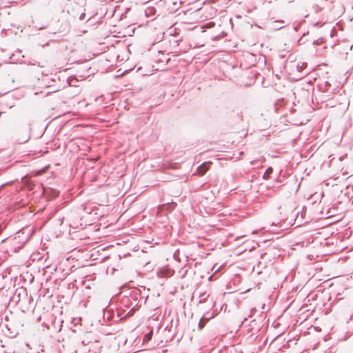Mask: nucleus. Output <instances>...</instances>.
Instances as JSON below:
<instances>
[{
	"mask_svg": "<svg viewBox=\"0 0 353 353\" xmlns=\"http://www.w3.org/2000/svg\"><path fill=\"white\" fill-rule=\"evenodd\" d=\"M295 215V213L292 212V216H294Z\"/></svg>",
	"mask_w": 353,
	"mask_h": 353,
	"instance_id": "9",
	"label": "nucleus"
},
{
	"mask_svg": "<svg viewBox=\"0 0 353 353\" xmlns=\"http://www.w3.org/2000/svg\"><path fill=\"white\" fill-rule=\"evenodd\" d=\"M305 66L304 65V63L302 65H292L290 66V72L288 73V74L290 76V78L293 80H298L299 79H301L303 77L302 74L296 75V72L301 73L303 68H305ZM289 79V77H288Z\"/></svg>",
	"mask_w": 353,
	"mask_h": 353,
	"instance_id": "1",
	"label": "nucleus"
},
{
	"mask_svg": "<svg viewBox=\"0 0 353 353\" xmlns=\"http://www.w3.org/2000/svg\"><path fill=\"white\" fill-rule=\"evenodd\" d=\"M272 168H268L266 170V171H265V174H264V175H263V178H264V179H268V178H269L270 174H272Z\"/></svg>",
	"mask_w": 353,
	"mask_h": 353,
	"instance_id": "4",
	"label": "nucleus"
},
{
	"mask_svg": "<svg viewBox=\"0 0 353 353\" xmlns=\"http://www.w3.org/2000/svg\"><path fill=\"white\" fill-rule=\"evenodd\" d=\"M208 170V163H203L198 168L197 172L200 176H203Z\"/></svg>",
	"mask_w": 353,
	"mask_h": 353,
	"instance_id": "2",
	"label": "nucleus"
},
{
	"mask_svg": "<svg viewBox=\"0 0 353 353\" xmlns=\"http://www.w3.org/2000/svg\"><path fill=\"white\" fill-rule=\"evenodd\" d=\"M293 105H294V106H298V105L295 103V102H294V101H293Z\"/></svg>",
	"mask_w": 353,
	"mask_h": 353,
	"instance_id": "8",
	"label": "nucleus"
},
{
	"mask_svg": "<svg viewBox=\"0 0 353 353\" xmlns=\"http://www.w3.org/2000/svg\"><path fill=\"white\" fill-rule=\"evenodd\" d=\"M296 110L295 108L294 109H293V108L291 109V112H294V111L295 112Z\"/></svg>",
	"mask_w": 353,
	"mask_h": 353,
	"instance_id": "7",
	"label": "nucleus"
},
{
	"mask_svg": "<svg viewBox=\"0 0 353 353\" xmlns=\"http://www.w3.org/2000/svg\"><path fill=\"white\" fill-rule=\"evenodd\" d=\"M294 124H296V125H298V124H303V121H300V123H295Z\"/></svg>",
	"mask_w": 353,
	"mask_h": 353,
	"instance_id": "6",
	"label": "nucleus"
},
{
	"mask_svg": "<svg viewBox=\"0 0 353 353\" xmlns=\"http://www.w3.org/2000/svg\"><path fill=\"white\" fill-rule=\"evenodd\" d=\"M205 323H206L205 319H201L199 323V329H203L204 327V326L205 325Z\"/></svg>",
	"mask_w": 353,
	"mask_h": 353,
	"instance_id": "5",
	"label": "nucleus"
},
{
	"mask_svg": "<svg viewBox=\"0 0 353 353\" xmlns=\"http://www.w3.org/2000/svg\"><path fill=\"white\" fill-rule=\"evenodd\" d=\"M152 336H153V331H152V330H150V331L143 336V343H148V341H150L152 339Z\"/></svg>",
	"mask_w": 353,
	"mask_h": 353,
	"instance_id": "3",
	"label": "nucleus"
}]
</instances>
